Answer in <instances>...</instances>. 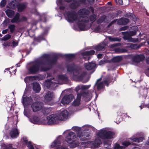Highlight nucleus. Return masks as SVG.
Instances as JSON below:
<instances>
[{
    "label": "nucleus",
    "mask_w": 149,
    "mask_h": 149,
    "mask_svg": "<svg viewBox=\"0 0 149 149\" xmlns=\"http://www.w3.org/2000/svg\"><path fill=\"white\" fill-rule=\"evenodd\" d=\"M127 45L128 47H130L131 48L134 49H136L139 48L140 47H141L142 45L139 44L138 45L137 44H133L132 43H129Z\"/></svg>",
    "instance_id": "nucleus-30"
},
{
    "label": "nucleus",
    "mask_w": 149,
    "mask_h": 149,
    "mask_svg": "<svg viewBox=\"0 0 149 149\" xmlns=\"http://www.w3.org/2000/svg\"><path fill=\"white\" fill-rule=\"evenodd\" d=\"M121 45V43H116L112 45L113 46H120Z\"/></svg>",
    "instance_id": "nucleus-62"
},
{
    "label": "nucleus",
    "mask_w": 149,
    "mask_h": 149,
    "mask_svg": "<svg viewBox=\"0 0 149 149\" xmlns=\"http://www.w3.org/2000/svg\"><path fill=\"white\" fill-rule=\"evenodd\" d=\"M108 80H104V82L105 85L107 86H108Z\"/></svg>",
    "instance_id": "nucleus-61"
},
{
    "label": "nucleus",
    "mask_w": 149,
    "mask_h": 149,
    "mask_svg": "<svg viewBox=\"0 0 149 149\" xmlns=\"http://www.w3.org/2000/svg\"><path fill=\"white\" fill-rule=\"evenodd\" d=\"M76 138L75 134L73 132H70L68 133L66 138V141L68 143H71L72 147H75L79 145L78 142L74 141V139Z\"/></svg>",
    "instance_id": "nucleus-7"
},
{
    "label": "nucleus",
    "mask_w": 149,
    "mask_h": 149,
    "mask_svg": "<svg viewBox=\"0 0 149 149\" xmlns=\"http://www.w3.org/2000/svg\"><path fill=\"white\" fill-rule=\"evenodd\" d=\"M23 142L27 145L28 149H34L33 146L30 141H28L27 138L26 137L23 138Z\"/></svg>",
    "instance_id": "nucleus-23"
},
{
    "label": "nucleus",
    "mask_w": 149,
    "mask_h": 149,
    "mask_svg": "<svg viewBox=\"0 0 149 149\" xmlns=\"http://www.w3.org/2000/svg\"><path fill=\"white\" fill-rule=\"evenodd\" d=\"M131 139L134 142L139 143L142 142L144 138L143 137L139 138H131Z\"/></svg>",
    "instance_id": "nucleus-36"
},
{
    "label": "nucleus",
    "mask_w": 149,
    "mask_h": 149,
    "mask_svg": "<svg viewBox=\"0 0 149 149\" xmlns=\"http://www.w3.org/2000/svg\"><path fill=\"white\" fill-rule=\"evenodd\" d=\"M84 66L88 70L93 69L95 66V64L93 63H85Z\"/></svg>",
    "instance_id": "nucleus-17"
},
{
    "label": "nucleus",
    "mask_w": 149,
    "mask_h": 149,
    "mask_svg": "<svg viewBox=\"0 0 149 149\" xmlns=\"http://www.w3.org/2000/svg\"><path fill=\"white\" fill-rule=\"evenodd\" d=\"M13 45V46H16L18 45V43L17 42L13 41L12 42Z\"/></svg>",
    "instance_id": "nucleus-60"
},
{
    "label": "nucleus",
    "mask_w": 149,
    "mask_h": 149,
    "mask_svg": "<svg viewBox=\"0 0 149 149\" xmlns=\"http://www.w3.org/2000/svg\"><path fill=\"white\" fill-rule=\"evenodd\" d=\"M56 149H67L66 148H64L62 146L58 147L56 148Z\"/></svg>",
    "instance_id": "nucleus-64"
},
{
    "label": "nucleus",
    "mask_w": 149,
    "mask_h": 149,
    "mask_svg": "<svg viewBox=\"0 0 149 149\" xmlns=\"http://www.w3.org/2000/svg\"><path fill=\"white\" fill-rule=\"evenodd\" d=\"M56 57L51 59L50 55L44 54L40 59L32 63L29 71L31 74H34L38 72L40 67L42 68V71H46L50 69V66L56 61Z\"/></svg>",
    "instance_id": "nucleus-1"
},
{
    "label": "nucleus",
    "mask_w": 149,
    "mask_h": 149,
    "mask_svg": "<svg viewBox=\"0 0 149 149\" xmlns=\"http://www.w3.org/2000/svg\"><path fill=\"white\" fill-rule=\"evenodd\" d=\"M90 85H81V90H85L88 89L90 87Z\"/></svg>",
    "instance_id": "nucleus-46"
},
{
    "label": "nucleus",
    "mask_w": 149,
    "mask_h": 149,
    "mask_svg": "<svg viewBox=\"0 0 149 149\" xmlns=\"http://www.w3.org/2000/svg\"><path fill=\"white\" fill-rule=\"evenodd\" d=\"M81 95L79 93L77 94V98L73 102L72 105L75 106H79L80 104Z\"/></svg>",
    "instance_id": "nucleus-21"
},
{
    "label": "nucleus",
    "mask_w": 149,
    "mask_h": 149,
    "mask_svg": "<svg viewBox=\"0 0 149 149\" xmlns=\"http://www.w3.org/2000/svg\"><path fill=\"white\" fill-rule=\"evenodd\" d=\"M108 39L111 41H118L120 42L121 41V39L117 38H112L111 37H109L108 38Z\"/></svg>",
    "instance_id": "nucleus-39"
},
{
    "label": "nucleus",
    "mask_w": 149,
    "mask_h": 149,
    "mask_svg": "<svg viewBox=\"0 0 149 149\" xmlns=\"http://www.w3.org/2000/svg\"><path fill=\"white\" fill-rule=\"evenodd\" d=\"M7 16L9 18H12L15 14L14 12L11 9H7L5 11Z\"/></svg>",
    "instance_id": "nucleus-27"
},
{
    "label": "nucleus",
    "mask_w": 149,
    "mask_h": 149,
    "mask_svg": "<svg viewBox=\"0 0 149 149\" xmlns=\"http://www.w3.org/2000/svg\"><path fill=\"white\" fill-rule=\"evenodd\" d=\"M87 148H95L94 143L93 141H87Z\"/></svg>",
    "instance_id": "nucleus-35"
},
{
    "label": "nucleus",
    "mask_w": 149,
    "mask_h": 149,
    "mask_svg": "<svg viewBox=\"0 0 149 149\" xmlns=\"http://www.w3.org/2000/svg\"><path fill=\"white\" fill-rule=\"evenodd\" d=\"M54 96L53 93L50 91L47 92L44 97L45 101L47 102L52 100Z\"/></svg>",
    "instance_id": "nucleus-14"
},
{
    "label": "nucleus",
    "mask_w": 149,
    "mask_h": 149,
    "mask_svg": "<svg viewBox=\"0 0 149 149\" xmlns=\"http://www.w3.org/2000/svg\"><path fill=\"white\" fill-rule=\"evenodd\" d=\"M125 16L128 17H134V15L132 14H125Z\"/></svg>",
    "instance_id": "nucleus-54"
},
{
    "label": "nucleus",
    "mask_w": 149,
    "mask_h": 149,
    "mask_svg": "<svg viewBox=\"0 0 149 149\" xmlns=\"http://www.w3.org/2000/svg\"><path fill=\"white\" fill-rule=\"evenodd\" d=\"M144 58L142 55H136L134 57L133 60L135 62L139 63L143 60Z\"/></svg>",
    "instance_id": "nucleus-19"
},
{
    "label": "nucleus",
    "mask_w": 149,
    "mask_h": 149,
    "mask_svg": "<svg viewBox=\"0 0 149 149\" xmlns=\"http://www.w3.org/2000/svg\"><path fill=\"white\" fill-rule=\"evenodd\" d=\"M127 50L125 49H121V53H124L127 52Z\"/></svg>",
    "instance_id": "nucleus-59"
},
{
    "label": "nucleus",
    "mask_w": 149,
    "mask_h": 149,
    "mask_svg": "<svg viewBox=\"0 0 149 149\" xmlns=\"http://www.w3.org/2000/svg\"><path fill=\"white\" fill-rule=\"evenodd\" d=\"M80 94L81 95V96L82 95L88 100H89L92 97V92L89 91Z\"/></svg>",
    "instance_id": "nucleus-16"
},
{
    "label": "nucleus",
    "mask_w": 149,
    "mask_h": 149,
    "mask_svg": "<svg viewBox=\"0 0 149 149\" xmlns=\"http://www.w3.org/2000/svg\"><path fill=\"white\" fill-rule=\"evenodd\" d=\"M32 110L34 112L38 111L43 108V104L40 102H36L33 103L31 106Z\"/></svg>",
    "instance_id": "nucleus-9"
},
{
    "label": "nucleus",
    "mask_w": 149,
    "mask_h": 149,
    "mask_svg": "<svg viewBox=\"0 0 149 149\" xmlns=\"http://www.w3.org/2000/svg\"><path fill=\"white\" fill-rule=\"evenodd\" d=\"M96 17V16L95 15L93 14L91 16L90 19L91 21H93L94 20Z\"/></svg>",
    "instance_id": "nucleus-53"
},
{
    "label": "nucleus",
    "mask_w": 149,
    "mask_h": 149,
    "mask_svg": "<svg viewBox=\"0 0 149 149\" xmlns=\"http://www.w3.org/2000/svg\"><path fill=\"white\" fill-rule=\"evenodd\" d=\"M95 148L99 146L100 145L102 144L101 140L98 138H96L94 142Z\"/></svg>",
    "instance_id": "nucleus-33"
},
{
    "label": "nucleus",
    "mask_w": 149,
    "mask_h": 149,
    "mask_svg": "<svg viewBox=\"0 0 149 149\" xmlns=\"http://www.w3.org/2000/svg\"><path fill=\"white\" fill-rule=\"evenodd\" d=\"M68 115V111L66 110H64L62 111L57 116L59 120H64L67 118Z\"/></svg>",
    "instance_id": "nucleus-13"
},
{
    "label": "nucleus",
    "mask_w": 149,
    "mask_h": 149,
    "mask_svg": "<svg viewBox=\"0 0 149 149\" xmlns=\"http://www.w3.org/2000/svg\"><path fill=\"white\" fill-rule=\"evenodd\" d=\"M105 16H103L101 17L97 21L98 23H101L103 22L106 18Z\"/></svg>",
    "instance_id": "nucleus-44"
},
{
    "label": "nucleus",
    "mask_w": 149,
    "mask_h": 149,
    "mask_svg": "<svg viewBox=\"0 0 149 149\" xmlns=\"http://www.w3.org/2000/svg\"><path fill=\"white\" fill-rule=\"evenodd\" d=\"M97 136L103 139H111L114 137L115 133L109 131H107L106 128L100 130L97 133Z\"/></svg>",
    "instance_id": "nucleus-6"
},
{
    "label": "nucleus",
    "mask_w": 149,
    "mask_h": 149,
    "mask_svg": "<svg viewBox=\"0 0 149 149\" xmlns=\"http://www.w3.org/2000/svg\"><path fill=\"white\" fill-rule=\"evenodd\" d=\"M95 51L93 50L88 51L84 52V54L86 55H92L94 54Z\"/></svg>",
    "instance_id": "nucleus-42"
},
{
    "label": "nucleus",
    "mask_w": 149,
    "mask_h": 149,
    "mask_svg": "<svg viewBox=\"0 0 149 149\" xmlns=\"http://www.w3.org/2000/svg\"><path fill=\"white\" fill-rule=\"evenodd\" d=\"M14 145L13 144H3L2 147L4 149H16V148L14 147Z\"/></svg>",
    "instance_id": "nucleus-29"
},
{
    "label": "nucleus",
    "mask_w": 149,
    "mask_h": 149,
    "mask_svg": "<svg viewBox=\"0 0 149 149\" xmlns=\"http://www.w3.org/2000/svg\"><path fill=\"white\" fill-rule=\"evenodd\" d=\"M40 124H48V121L47 119V118H42L40 120Z\"/></svg>",
    "instance_id": "nucleus-43"
},
{
    "label": "nucleus",
    "mask_w": 149,
    "mask_h": 149,
    "mask_svg": "<svg viewBox=\"0 0 149 149\" xmlns=\"http://www.w3.org/2000/svg\"><path fill=\"white\" fill-rule=\"evenodd\" d=\"M47 119L48 121V124L49 125L56 124L59 120L57 116L55 114H52L47 116Z\"/></svg>",
    "instance_id": "nucleus-8"
},
{
    "label": "nucleus",
    "mask_w": 149,
    "mask_h": 149,
    "mask_svg": "<svg viewBox=\"0 0 149 149\" xmlns=\"http://www.w3.org/2000/svg\"><path fill=\"white\" fill-rule=\"evenodd\" d=\"M129 33H130V35L131 37L135 35L136 34V30L130 31L129 32Z\"/></svg>",
    "instance_id": "nucleus-51"
},
{
    "label": "nucleus",
    "mask_w": 149,
    "mask_h": 149,
    "mask_svg": "<svg viewBox=\"0 0 149 149\" xmlns=\"http://www.w3.org/2000/svg\"><path fill=\"white\" fill-rule=\"evenodd\" d=\"M87 142H83L81 143V146L82 147L85 148H87Z\"/></svg>",
    "instance_id": "nucleus-50"
},
{
    "label": "nucleus",
    "mask_w": 149,
    "mask_h": 149,
    "mask_svg": "<svg viewBox=\"0 0 149 149\" xmlns=\"http://www.w3.org/2000/svg\"><path fill=\"white\" fill-rule=\"evenodd\" d=\"M8 28L10 29L11 33L14 32L15 29V26L14 24H10L8 26Z\"/></svg>",
    "instance_id": "nucleus-41"
},
{
    "label": "nucleus",
    "mask_w": 149,
    "mask_h": 149,
    "mask_svg": "<svg viewBox=\"0 0 149 149\" xmlns=\"http://www.w3.org/2000/svg\"><path fill=\"white\" fill-rule=\"evenodd\" d=\"M33 88L36 93H39L41 90V88L39 84L36 82L33 83Z\"/></svg>",
    "instance_id": "nucleus-18"
},
{
    "label": "nucleus",
    "mask_w": 149,
    "mask_h": 149,
    "mask_svg": "<svg viewBox=\"0 0 149 149\" xmlns=\"http://www.w3.org/2000/svg\"><path fill=\"white\" fill-rule=\"evenodd\" d=\"M124 34L123 38L125 40H127L128 42H133L131 36L129 32H123Z\"/></svg>",
    "instance_id": "nucleus-25"
},
{
    "label": "nucleus",
    "mask_w": 149,
    "mask_h": 149,
    "mask_svg": "<svg viewBox=\"0 0 149 149\" xmlns=\"http://www.w3.org/2000/svg\"><path fill=\"white\" fill-rule=\"evenodd\" d=\"M128 27L127 26H125L120 28V30L121 31H124L126 30Z\"/></svg>",
    "instance_id": "nucleus-55"
},
{
    "label": "nucleus",
    "mask_w": 149,
    "mask_h": 149,
    "mask_svg": "<svg viewBox=\"0 0 149 149\" xmlns=\"http://www.w3.org/2000/svg\"><path fill=\"white\" fill-rule=\"evenodd\" d=\"M101 79L102 78H101L97 79L95 85L97 86V89L98 90H100L102 89L104 86L103 82H100Z\"/></svg>",
    "instance_id": "nucleus-24"
},
{
    "label": "nucleus",
    "mask_w": 149,
    "mask_h": 149,
    "mask_svg": "<svg viewBox=\"0 0 149 149\" xmlns=\"http://www.w3.org/2000/svg\"><path fill=\"white\" fill-rule=\"evenodd\" d=\"M8 29H6L5 30H3V31H2V33L3 34H5L6 33H7V32H8Z\"/></svg>",
    "instance_id": "nucleus-63"
},
{
    "label": "nucleus",
    "mask_w": 149,
    "mask_h": 149,
    "mask_svg": "<svg viewBox=\"0 0 149 149\" xmlns=\"http://www.w3.org/2000/svg\"><path fill=\"white\" fill-rule=\"evenodd\" d=\"M73 98L74 96L72 94L65 95L62 99L61 102L63 105L68 104Z\"/></svg>",
    "instance_id": "nucleus-11"
},
{
    "label": "nucleus",
    "mask_w": 149,
    "mask_h": 149,
    "mask_svg": "<svg viewBox=\"0 0 149 149\" xmlns=\"http://www.w3.org/2000/svg\"><path fill=\"white\" fill-rule=\"evenodd\" d=\"M114 148L115 149H122L123 148H124V147L120 146L119 144L116 143L114 146Z\"/></svg>",
    "instance_id": "nucleus-47"
},
{
    "label": "nucleus",
    "mask_w": 149,
    "mask_h": 149,
    "mask_svg": "<svg viewBox=\"0 0 149 149\" xmlns=\"http://www.w3.org/2000/svg\"><path fill=\"white\" fill-rule=\"evenodd\" d=\"M19 14L17 13L15 16L11 20V22L13 23H18L21 21H25L27 20V18L24 16H22L20 19L19 18Z\"/></svg>",
    "instance_id": "nucleus-12"
},
{
    "label": "nucleus",
    "mask_w": 149,
    "mask_h": 149,
    "mask_svg": "<svg viewBox=\"0 0 149 149\" xmlns=\"http://www.w3.org/2000/svg\"><path fill=\"white\" fill-rule=\"evenodd\" d=\"M67 14L69 20L71 21H75L81 30H85V23L88 22L89 20L88 17L86 16L78 17L76 12L74 11L68 12Z\"/></svg>",
    "instance_id": "nucleus-2"
},
{
    "label": "nucleus",
    "mask_w": 149,
    "mask_h": 149,
    "mask_svg": "<svg viewBox=\"0 0 149 149\" xmlns=\"http://www.w3.org/2000/svg\"><path fill=\"white\" fill-rule=\"evenodd\" d=\"M11 37L10 35L7 34L4 36L3 37L1 38V40L2 41H6L10 39Z\"/></svg>",
    "instance_id": "nucleus-40"
},
{
    "label": "nucleus",
    "mask_w": 149,
    "mask_h": 149,
    "mask_svg": "<svg viewBox=\"0 0 149 149\" xmlns=\"http://www.w3.org/2000/svg\"><path fill=\"white\" fill-rule=\"evenodd\" d=\"M131 144L130 143L127 141H124L122 143V144L125 146H127Z\"/></svg>",
    "instance_id": "nucleus-49"
},
{
    "label": "nucleus",
    "mask_w": 149,
    "mask_h": 149,
    "mask_svg": "<svg viewBox=\"0 0 149 149\" xmlns=\"http://www.w3.org/2000/svg\"><path fill=\"white\" fill-rule=\"evenodd\" d=\"M19 132L16 128H12L10 132V135L12 138H16L19 135Z\"/></svg>",
    "instance_id": "nucleus-15"
},
{
    "label": "nucleus",
    "mask_w": 149,
    "mask_h": 149,
    "mask_svg": "<svg viewBox=\"0 0 149 149\" xmlns=\"http://www.w3.org/2000/svg\"><path fill=\"white\" fill-rule=\"evenodd\" d=\"M129 20L128 19L122 18L117 21V24L119 25H125L127 24L129 22Z\"/></svg>",
    "instance_id": "nucleus-20"
},
{
    "label": "nucleus",
    "mask_w": 149,
    "mask_h": 149,
    "mask_svg": "<svg viewBox=\"0 0 149 149\" xmlns=\"http://www.w3.org/2000/svg\"><path fill=\"white\" fill-rule=\"evenodd\" d=\"M121 50V49L119 48H117L115 49V51L117 52L121 53L120 51Z\"/></svg>",
    "instance_id": "nucleus-58"
},
{
    "label": "nucleus",
    "mask_w": 149,
    "mask_h": 149,
    "mask_svg": "<svg viewBox=\"0 0 149 149\" xmlns=\"http://www.w3.org/2000/svg\"><path fill=\"white\" fill-rule=\"evenodd\" d=\"M26 6L24 3L19 4L18 6V9L19 11H22L26 8Z\"/></svg>",
    "instance_id": "nucleus-37"
},
{
    "label": "nucleus",
    "mask_w": 149,
    "mask_h": 149,
    "mask_svg": "<svg viewBox=\"0 0 149 149\" xmlns=\"http://www.w3.org/2000/svg\"><path fill=\"white\" fill-rule=\"evenodd\" d=\"M117 21V19H115L113 20L112 21L109 25V26H111L112 24L116 22Z\"/></svg>",
    "instance_id": "nucleus-56"
},
{
    "label": "nucleus",
    "mask_w": 149,
    "mask_h": 149,
    "mask_svg": "<svg viewBox=\"0 0 149 149\" xmlns=\"http://www.w3.org/2000/svg\"><path fill=\"white\" fill-rule=\"evenodd\" d=\"M56 3L57 5L62 4V0H57Z\"/></svg>",
    "instance_id": "nucleus-57"
},
{
    "label": "nucleus",
    "mask_w": 149,
    "mask_h": 149,
    "mask_svg": "<svg viewBox=\"0 0 149 149\" xmlns=\"http://www.w3.org/2000/svg\"><path fill=\"white\" fill-rule=\"evenodd\" d=\"M6 0H2L1 2L0 6L1 7H4L6 4Z\"/></svg>",
    "instance_id": "nucleus-48"
},
{
    "label": "nucleus",
    "mask_w": 149,
    "mask_h": 149,
    "mask_svg": "<svg viewBox=\"0 0 149 149\" xmlns=\"http://www.w3.org/2000/svg\"><path fill=\"white\" fill-rule=\"evenodd\" d=\"M74 64L70 65L67 67V70L69 72H73L74 76L77 77L79 80L85 83L88 81L87 79V73L86 71L83 72L80 75L79 73L81 71V68L80 67H77L74 70Z\"/></svg>",
    "instance_id": "nucleus-3"
},
{
    "label": "nucleus",
    "mask_w": 149,
    "mask_h": 149,
    "mask_svg": "<svg viewBox=\"0 0 149 149\" xmlns=\"http://www.w3.org/2000/svg\"><path fill=\"white\" fill-rule=\"evenodd\" d=\"M81 0H79L78 1H74L73 3L70 5V8L73 9L76 8L79 5L80 3H82Z\"/></svg>",
    "instance_id": "nucleus-22"
},
{
    "label": "nucleus",
    "mask_w": 149,
    "mask_h": 149,
    "mask_svg": "<svg viewBox=\"0 0 149 149\" xmlns=\"http://www.w3.org/2000/svg\"><path fill=\"white\" fill-rule=\"evenodd\" d=\"M73 129L77 132V135L80 139L84 140L86 139V138L90 136L89 133L86 132L88 130V126L84 125L81 127H76L72 128Z\"/></svg>",
    "instance_id": "nucleus-5"
},
{
    "label": "nucleus",
    "mask_w": 149,
    "mask_h": 149,
    "mask_svg": "<svg viewBox=\"0 0 149 149\" xmlns=\"http://www.w3.org/2000/svg\"><path fill=\"white\" fill-rule=\"evenodd\" d=\"M66 56L70 59H72L75 57V55L74 54H67L65 55Z\"/></svg>",
    "instance_id": "nucleus-45"
},
{
    "label": "nucleus",
    "mask_w": 149,
    "mask_h": 149,
    "mask_svg": "<svg viewBox=\"0 0 149 149\" xmlns=\"http://www.w3.org/2000/svg\"><path fill=\"white\" fill-rule=\"evenodd\" d=\"M80 89H81V85H79L77 86L75 88V91L77 93H78V91Z\"/></svg>",
    "instance_id": "nucleus-52"
},
{
    "label": "nucleus",
    "mask_w": 149,
    "mask_h": 149,
    "mask_svg": "<svg viewBox=\"0 0 149 149\" xmlns=\"http://www.w3.org/2000/svg\"><path fill=\"white\" fill-rule=\"evenodd\" d=\"M67 77L65 76L60 75L58 76L57 80H55L54 78L48 79L45 81L44 84L47 88L51 87L52 89H54L58 86V84H62L64 81H67Z\"/></svg>",
    "instance_id": "nucleus-4"
},
{
    "label": "nucleus",
    "mask_w": 149,
    "mask_h": 149,
    "mask_svg": "<svg viewBox=\"0 0 149 149\" xmlns=\"http://www.w3.org/2000/svg\"><path fill=\"white\" fill-rule=\"evenodd\" d=\"M61 142L58 139H57L55 140L53 142L51 145V147L53 148L54 147H56L60 145L61 144Z\"/></svg>",
    "instance_id": "nucleus-32"
},
{
    "label": "nucleus",
    "mask_w": 149,
    "mask_h": 149,
    "mask_svg": "<svg viewBox=\"0 0 149 149\" xmlns=\"http://www.w3.org/2000/svg\"><path fill=\"white\" fill-rule=\"evenodd\" d=\"M42 109V111L44 114H47L51 110L50 109L47 107H43V108Z\"/></svg>",
    "instance_id": "nucleus-38"
},
{
    "label": "nucleus",
    "mask_w": 149,
    "mask_h": 149,
    "mask_svg": "<svg viewBox=\"0 0 149 149\" xmlns=\"http://www.w3.org/2000/svg\"><path fill=\"white\" fill-rule=\"evenodd\" d=\"M122 57L120 56H117L111 59V61L113 62H118L122 60Z\"/></svg>",
    "instance_id": "nucleus-34"
},
{
    "label": "nucleus",
    "mask_w": 149,
    "mask_h": 149,
    "mask_svg": "<svg viewBox=\"0 0 149 149\" xmlns=\"http://www.w3.org/2000/svg\"><path fill=\"white\" fill-rule=\"evenodd\" d=\"M22 102L23 104H28L32 101V99L31 97L24 98L23 97Z\"/></svg>",
    "instance_id": "nucleus-28"
},
{
    "label": "nucleus",
    "mask_w": 149,
    "mask_h": 149,
    "mask_svg": "<svg viewBox=\"0 0 149 149\" xmlns=\"http://www.w3.org/2000/svg\"><path fill=\"white\" fill-rule=\"evenodd\" d=\"M31 121L34 124H40V118L37 116H34L31 120Z\"/></svg>",
    "instance_id": "nucleus-26"
},
{
    "label": "nucleus",
    "mask_w": 149,
    "mask_h": 149,
    "mask_svg": "<svg viewBox=\"0 0 149 149\" xmlns=\"http://www.w3.org/2000/svg\"><path fill=\"white\" fill-rule=\"evenodd\" d=\"M105 46V45L104 44H100L95 47V49L97 51L103 50L104 49Z\"/></svg>",
    "instance_id": "nucleus-31"
},
{
    "label": "nucleus",
    "mask_w": 149,
    "mask_h": 149,
    "mask_svg": "<svg viewBox=\"0 0 149 149\" xmlns=\"http://www.w3.org/2000/svg\"><path fill=\"white\" fill-rule=\"evenodd\" d=\"M92 12V13L94 12V9L92 7H90L88 9L85 8H83L79 10L78 12V13L79 15H88L90 12Z\"/></svg>",
    "instance_id": "nucleus-10"
}]
</instances>
